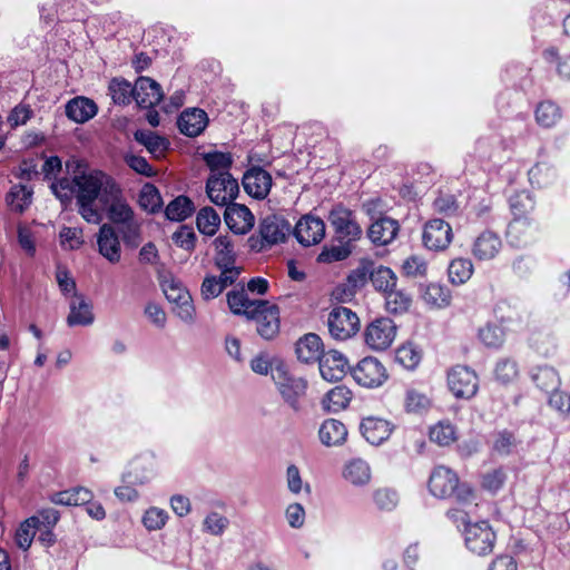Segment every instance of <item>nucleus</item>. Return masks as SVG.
Returning a JSON list of instances; mask_svg holds the SVG:
<instances>
[{"label": "nucleus", "mask_w": 570, "mask_h": 570, "mask_svg": "<svg viewBox=\"0 0 570 570\" xmlns=\"http://www.w3.org/2000/svg\"><path fill=\"white\" fill-rule=\"evenodd\" d=\"M352 376L358 385L367 389L383 385L389 377L385 366L372 356L361 360L352 368Z\"/></svg>", "instance_id": "obj_12"}, {"label": "nucleus", "mask_w": 570, "mask_h": 570, "mask_svg": "<svg viewBox=\"0 0 570 570\" xmlns=\"http://www.w3.org/2000/svg\"><path fill=\"white\" fill-rule=\"evenodd\" d=\"M534 230L532 220L529 217H518L511 220L507 229V237L514 246L525 245Z\"/></svg>", "instance_id": "obj_33"}, {"label": "nucleus", "mask_w": 570, "mask_h": 570, "mask_svg": "<svg viewBox=\"0 0 570 570\" xmlns=\"http://www.w3.org/2000/svg\"><path fill=\"white\" fill-rule=\"evenodd\" d=\"M400 232V224L390 217H377L368 227L367 236L371 242L379 246L391 244Z\"/></svg>", "instance_id": "obj_25"}, {"label": "nucleus", "mask_w": 570, "mask_h": 570, "mask_svg": "<svg viewBox=\"0 0 570 570\" xmlns=\"http://www.w3.org/2000/svg\"><path fill=\"white\" fill-rule=\"evenodd\" d=\"M422 353L412 343H406L395 351V362L405 370H414L421 362Z\"/></svg>", "instance_id": "obj_49"}, {"label": "nucleus", "mask_w": 570, "mask_h": 570, "mask_svg": "<svg viewBox=\"0 0 570 570\" xmlns=\"http://www.w3.org/2000/svg\"><path fill=\"white\" fill-rule=\"evenodd\" d=\"M429 490L435 498L454 497L461 504L474 500L472 488L466 483H460L456 473L443 465L436 466L432 471L429 479Z\"/></svg>", "instance_id": "obj_3"}, {"label": "nucleus", "mask_w": 570, "mask_h": 570, "mask_svg": "<svg viewBox=\"0 0 570 570\" xmlns=\"http://www.w3.org/2000/svg\"><path fill=\"white\" fill-rule=\"evenodd\" d=\"M351 400V390L344 385H337L325 394L322 400V406L326 412L336 413L346 409Z\"/></svg>", "instance_id": "obj_36"}, {"label": "nucleus", "mask_w": 570, "mask_h": 570, "mask_svg": "<svg viewBox=\"0 0 570 570\" xmlns=\"http://www.w3.org/2000/svg\"><path fill=\"white\" fill-rule=\"evenodd\" d=\"M193 212V202L186 196H178L167 205L165 215L169 220L183 222L188 218Z\"/></svg>", "instance_id": "obj_47"}, {"label": "nucleus", "mask_w": 570, "mask_h": 570, "mask_svg": "<svg viewBox=\"0 0 570 570\" xmlns=\"http://www.w3.org/2000/svg\"><path fill=\"white\" fill-rule=\"evenodd\" d=\"M98 107L94 100L86 97H76L66 105L67 117L77 122L83 124L97 115Z\"/></svg>", "instance_id": "obj_31"}, {"label": "nucleus", "mask_w": 570, "mask_h": 570, "mask_svg": "<svg viewBox=\"0 0 570 570\" xmlns=\"http://www.w3.org/2000/svg\"><path fill=\"white\" fill-rule=\"evenodd\" d=\"M494 375L502 384L513 382L519 375L518 363L509 357L501 358L495 365Z\"/></svg>", "instance_id": "obj_60"}, {"label": "nucleus", "mask_w": 570, "mask_h": 570, "mask_svg": "<svg viewBox=\"0 0 570 570\" xmlns=\"http://www.w3.org/2000/svg\"><path fill=\"white\" fill-rule=\"evenodd\" d=\"M402 272L407 277H424L428 273V263L421 256H410L403 262Z\"/></svg>", "instance_id": "obj_63"}, {"label": "nucleus", "mask_w": 570, "mask_h": 570, "mask_svg": "<svg viewBox=\"0 0 570 570\" xmlns=\"http://www.w3.org/2000/svg\"><path fill=\"white\" fill-rule=\"evenodd\" d=\"M60 245L63 249L75 250L83 244L82 228L63 226L59 233Z\"/></svg>", "instance_id": "obj_61"}, {"label": "nucleus", "mask_w": 570, "mask_h": 570, "mask_svg": "<svg viewBox=\"0 0 570 570\" xmlns=\"http://www.w3.org/2000/svg\"><path fill=\"white\" fill-rule=\"evenodd\" d=\"M531 379L541 390H551L553 392L560 385L558 372L548 365L533 368L531 372Z\"/></svg>", "instance_id": "obj_45"}, {"label": "nucleus", "mask_w": 570, "mask_h": 570, "mask_svg": "<svg viewBox=\"0 0 570 570\" xmlns=\"http://www.w3.org/2000/svg\"><path fill=\"white\" fill-rule=\"evenodd\" d=\"M430 440L440 446H449L458 439L455 426L449 421H440L430 428Z\"/></svg>", "instance_id": "obj_44"}, {"label": "nucleus", "mask_w": 570, "mask_h": 570, "mask_svg": "<svg viewBox=\"0 0 570 570\" xmlns=\"http://www.w3.org/2000/svg\"><path fill=\"white\" fill-rule=\"evenodd\" d=\"M272 379L284 403L294 412L303 411L302 400L306 395L308 383L304 377L295 376L283 363L275 365Z\"/></svg>", "instance_id": "obj_4"}, {"label": "nucleus", "mask_w": 570, "mask_h": 570, "mask_svg": "<svg viewBox=\"0 0 570 570\" xmlns=\"http://www.w3.org/2000/svg\"><path fill=\"white\" fill-rule=\"evenodd\" d=\"M263 299H249L244 288L230 291L227 294V304L236 315H245L247 318L257 309Z\"/></svg>", "instance_id": "obj_34"}, {"label": "nucleus", "mask_w": 570, "mask_h": 570, "mask_svg": "<svg viewBox=\"0 0 570 570\" xmlns=\"http://www.w3.org/2000/svg\"><path fill=\"white\" fill-rule=\"evenodd\" d=\"M323 348L321 337L314 333H308L297 341L295 351L301 362L313 363L320 361L324 354Z\"/></svg>", "instance_id": "obj_30"}, {"label": "nucleus", "mask_w": 570, "mask_h": 570, "mask_svg": "<svg viewBox=\"0 0 570 570\" xmlns=\"http://www.w3.org/2000/svg\"><path fill=\"white\" fill-rule=\"evenodd\" d=\"M403 405L406 413L423 414L432 407V399L428 394L410 387L405 391Z\"/></svg>", "instance_id": "obj_37"}, {"label": "nucleus", "mask_w": 570, "mask_h": 570, "mask_svg": "<svg viewBox=\"0 0 570 570\" xmlns=\"http://www.w3.org/2000/svg\"><path fill=\"white\" fill-rule=\"evenodd\" d=\"M69 314L67 316V324L69 326H88L95 321L92 306L83 296L73 295L69 303Z\"/></svg>", "instance_id": "obj_29"}, {"label": "nucleus", "mask_w": 570, "mask_h": 570, "mask_svg": "<svg viewBox=\"0 0 570 570\" xmlns=\"http://www.w3.org/2000/svg\"><path fill=\"white\" fill-rule=\"evenodd\" d=\"M510 207L514 218L528 217L534 209V200L529 191L522 190L510 197Z\"/></svg>", "instance_id": "obj_55"}, {"label": "nucleus", "mask_w": 570, "mask_h": 570, "mask_svg": "<svg viewBox=\"0 0 570 570\" xmlns=\"http://www.w3.org/2000/svg\"><path fill=\"white\" fill-rule=\"evenodd\" d=\"M394 425L381 417L367 416L361 421L360 431L363 438L372 445H380L392 434Z\"/></svg>", "instance_id": "obj_22"}, {"label": "nucleus", "mask_w": 570, "mask_h": 570, "mask_svg": "<svg viewBox=\"0 0 570 570\" xmlns=\"http://www.w3.org/2000/svg\"><path fill=\"white\" fill-rule=\"evenodd\" d=\"M474 267L469 258H454L451 261L449 268H448V275L449 281L453 285H463L465 284L473 275Z\"/></svg>", "instance_id": "obj_39"}, {"label": "nucleus", "mask_w": 570, "mask_h": 570, "mask_svg": "<svg viewBox=\"0 0 570 570\" xmlns=\"http://www.w3.org/2000/svg\"><path fill=\"white\" fill-rule=\"evenodd\" d=\"M272 185L271 174L262 167H253L243 176L245 191L256 199H265L271 191Z\"/></svg>", "instance_id": "obj_19"}, {"label": "nucleus", "mask_w": 570, "mask_h": 570, "mask_svg": "<svg viewBox=\"0 0 570 570\" xmlns=\"http://www.w3.org/2000/svg\"><path fill=\"white\" fill-rule=\"evenodd\" d=\"M338 243L352 244L362 237L363 230L354 213L341 205L335 206L328 215Z\"/></svg>", "instance_id": "obj_6"}, {"label": "nucleus", "mask_w": 570, "mask_h": 570, "mask_svg": "<svg viewBox=\"0 0 570 570\" xmlns=\"http://www.w3.org/2000/svg\"><path fill=\"white\" fill-rule=\"evenodd\" d=\"M557 179V171L553 166L547 161L537 163L529 170V180L531 185L539 188L552 185Z\"/></svg>", "instance_id": "obj_42"}, {"label": "nucleus", "mask_w": 570, "mask_h": 570, "mask_svg": "<svg viewBox=\"0 0 570 570\" xmlns=\"http://www.w3.org/2000/svg\"><path fill=\"white\" fill-rule=\"evenodd\" d=\"M448 517L458 527L463 525V538L466 549L479 557L490 554L497 542V534L488 521L471 522L468 513L460 509H451Z\"/></svg>", "instance_id": "obj_2"}, {"label": "nucleus", "mask_w": 570, "mask_h": 570, "mask_svg": "<svg viewBox=\"0 0 570 570\" xmlns=\"http://www.w3.org/2000/svg\"><path fill=\"white\" fill-rule=\"evenodd\" d=\"M135 139L144 145L149 153L154 155H161L167 149V140L159 135L148 130H137Z\"/></svg>", "instance_id": "obj_52"}, {"label": "nucleus", "mask_w": 570, "mask_h": 570, "mask_svg": "<svg viewBox=\"0 0 570 570\" xmlns=\"http://www.w3.org/2000/svg\"><path fill=\"white\" fill-rule=\"evenodd\" d=\"M248 318L257 323V332L265 340L274 338L279 332V308L277 305L263 301Z\"/></svg>", "instance_id": "obj_15"}, {"label": "nucleus", "mask_w": 570, "mask_h": 570, "mask_svg": "<svg viewBox=\"0 0 570 570\" xmlns=\"http://www.w3.org/2000/svg\"><path fill=\"white\" fill-rule=\"evenodd\" d=\"M215 248V264L224 274L225 281L236 282L242 267L236 264V254L232 239L227 235H220L213 242Z\"/></svg>", "instance_id": "obj_10"}, {"label": "nucleus", "mask_w": 570, "mask_h": 570, "mask_svg": "<svg viewBox=\"0 0 570 570\" xmlns=\"http://www.w3.org/2000/svg\"><path fill=\"white\" fill-rule=\"evenodd\" d=\"M157 473L156 459L153 453L136 456L122 474V483L144 485Z\"/></svg>", "instance_id": "obj_16"}, {"label": "nucleus", "mask_w": 570, "mask_h": 570, "mask_svg": "<svg viewBox=\"0 0 570 570\" xmlns=\"http://www.w3.org/2000/svg\"><path fill=\"white\" fill-rule=\"evenodd\" d=\"M422 299L432 308H445L451 304V291L442 284L430 283L422 292Z\"/></svg>", "instance_id": "obj_35"}, {"label": "nucleus", "mask_w": 570, "mask_h": 570, "mask_svg": "<svg viewBox=\"0 0 570 570\" xmlns=\"http://www.w3.org/2000/svg\"><path fill=\"white\" fill-rule=\"evenodd\" d=\"M109 95L116 105H128L131 99H135L136 85L122 78H114L108 86Z\"/></svg>", "instance_id": "obj_41"}, {"label": "nucleus", "mask_w": 570, "mask_h": 570, "mask_svg": "<svg viewBox=\"0 0 570 570\" xmlns=\"http://www.w3.org/2000/svg\"><path fill=\"white\" fill-rule=\"evenodd\" d=\"M161 287L167 301L174 305L173 312L175 315L184 323L193 324L195 322L196 309L193 304V298L183 283L170 277L164 279Z\"/></svg>", "instance_id": "obj_5"}, {"label": "nucleus", "mask_w": 570, "mask_h": 570, "mask_svg": "<svg viewBox=\"0 0 570 570\" xmlns=\"http://www.w3.org/2000/svg\"><path fill=\"white\" fill-rule=\"evenodd\" d=\"M372 500L381 511H392L399 504V494L390 488H379L372 492Z\"/></svg>", "instance_id": "obj_58"}, {"label": "nucleus", "mask_w": 570, "mask_h": 570, "mask_svg": "<svg viewBox=\"0 0 570 570\" xmlns=\"http://www.w3.org/2000/svg\"><path fill=\"white\" fill-rule=\"evenodd\" d=\"M181 134L188 137L199 136L208 125V116L200 108L184 110L177 120Z\"/></svg>", "instance_id": "obj_27"}, {"label": "nucleus", "mask_w": 570, "mask_h": 570, "mask_svg": "<svg viewBox=\"0 0 570 570\" xmlns=\"http://www.w3.org/2000/svg\"><path fill=\"white\" fill-rule=\"evenodd\" d=\"M291 233V223L281 215H267L259 224L262 247L285 243Z\"/></svg>", "instance_id": "obj_14"}, {"label": "nucleus", "mask_w": 570, "mask_h": 570, "mask_svg": "<svg viewBox=\"0 0 570 570\" xmlns=\"http://www.w3.org/2000/svg\"><path fill=\"white\" fill-rule=\"evenodd\" d=\"M239 193L237 179L230 173L217 176H208L206 194L212 203L217 206H227L233 203Z\"/></svg>", "instance_id": "obj_7"}, {"label": "nucleus", "mask_w": 570, "mask_h": 570, "mask_svg": "<svg viewBox=\"0 0 570 570\" xmlns=\"http://www.w3.org/2000/svg\"><path fill=\"white\" fill-rule=\"evenodd\" d=\"M320 373L327 382H336L346 373L347 360L338 351L331 350L322 355L318 361Z\"/></svg>", "instance_id": "obj_26"}, {"label": "nucleus", "mask_w": 570, "mask_h": 570, "mask_svg": "<svg viewBox=\"0 0 570 570\" xmlns=\"http://www.w3.org/2000/svg\"><path fill=\"white\" fill-rule=\"evenodd\" d=\"M479 340L488 347H499L504 341V332L499 325L485 324L479 330Z\"/></svg>", "instance_id": "obj_62"}, {"label": "nucleus", "mask_w": 570, "mask_h": 570, "mask_svg": "<svg viewBox=\"0 0 570 570\" xmlns=\"http://www.w3.org/2000/svg\"><path fill=\"white\" fill-rule=\"evenodd\" d=\"M168 519V513L159 508L151 507L142 515V524L149 531L160 530L165 527Z\"/></svg>", "instance_id": "obj_64"}, {"label": "nucleus", "mask_w": 570, "mask_h": 570, "mask_svg": "<svg viewBox=\"0 0 570 570\" xmlns=\"http://www.w3.org/2000/svg\"><path fill=\"white\" fill-rule=\"evenodd\" d=\"M102 203L108 206V217L112 223L125 225L129 230L137 233L138 225L135 222L134 210L124 199L120 187L116 197H106Z\"/></svg>", "instance_id": "obj_18"}, {"label": "nucleus", "mask_w": 570, "mask_h": 570, "mask_svg": "<svg viewBox=\"0 0 570 570\" xmlns=\"http://www.w3.org/2000/svg\"><path fill=\"white\" fill-rule=\"evenodd\" d=\"M139 206L148 213H156L163 206L159 190L153 184H145L139 193Z\"/></svg>", "instance_id": "obj_50"}, {"label": "nucleus", "mask_w": 570, "mask_h": 570, "mask_svg": "<svg viewBox=\"0 0 570 570\" xmlns=\"http://www.w3.org/2000/svg\"><path fill=\"white\" fill-rule=\"evenodd\" d=\"M98 250L109 263L117 264L121 258V245L119 237L109 224H104L97 235Z\"/></svg>", "instance_id": "obj_24"}, {"label": "nucleus", "mask_w": 570, "mask_h": 570, "mask_svg": "<svg viewBox=\"0 0 570 570\" xmlns=\"http://www.w3.org/2000/svg\"><path fill=\"white\" fill-rule=\"evenodd\" d=\"M448 387L456 399H471L479 389L476 373L464 365H455L449 370L446 376Z\"/></svg>", "instance_id": "obj_9"}, {"label": "nucleus", "mask_w": 570, "mask_h": 570, "mask_svg": "<svg viewBox=\"0 0 570 570\" xmlns=\"http://www.w3.org/2000/svg\"><path fill=\"white\" fill-rule=\"evenodd\" d=\"M206 166L209 168V176L223 175L229 173L233 165V156L230 153L208 151L203 155Z\"/></svg>", "instance_id": "obj_43"}, {"label": "nucleus", "mask_w": 570, "mask_h": 570, "mask_svg": "<svg viewBox=\"0 0 570 570\" xmlns=\"http://www.w3.org/2000/svg\"><path fill=\"white\" fill-rule=\"evenodd\" d=\"M342 478L354 488H364L372 481V468L366 460L352 458L343 464Z\"/></svg>", "instance_id": "obj_23"}, {"label": "nucleus", "mask_w": 570, "mask_h": 570, "mask_svg": "<svg viewBox=\"0 0 570 570\" xmlns=\"http://www.w3.org/2000/svg\"><path fill=\"white\" fill-rule=\"evenodd\" d=\"M502 247V239L497 233L484 230L473 240L471 253L476 261L489 262L500 254Z\"/></svg>", "instance_id": "obj_20"}, {"label": "nucleus", "mask_w": 570, "mask_h": 570, "mask_svg": "<svg viewBox=\"0 0 570 570\" xmlns=\"http://www.w3.org/2000/svg\"><path fill=\"white\" fill-rule=\"evenodd\" d=\"M396 331V325L391 318H375L364 331L365 344L373 351H385L394 342Z\"/></svg>", "instance_id": "obj_8"}, {"label": "nucleus", "mask_w": 570, "mask_h": 570, "mask_svg": "<svg viewBox=\"0 0 570 570\" xmlns=\"http://www.w3.org/2000/svg\"><path fill=\"white\" fill-rule=\"evenodd\" d=\"M530 347L543 357L552 356L557 351V338L548 332H535L529 338Z\"/></svg>", "instance_id": "obj_48"}, {"label": "nucleus", "mask_w": 570, "mask_h": 570, "mask_svg": "<svg viewBox=\"0 0 570 570\" xmlns=\"http://www.w3.org/2000/svg\"><path fill=\"white\" fill-rule=\"evenodd\" d=\"M318 438L325 446H338L346 441L347 429L341 421L327 419L320 426Z\"/></svg>", "instance_id": "obj_32"}, {"label": "nucleus", "mask_w": 570, "mask_h": 570, "mask_svg": "<svg viewBox=\"0 0 570 570\" xmlns=\"http://www.w3.org/2000/svg\"><path fill=\"white\" fill-rule=\"evenodd\" d=\"M293 233L303 246L316 245L325 237V223L322 218L308 214L296 223Z\"/></svg>", "instance_id": "obj_17"}, {"label": "nucleus", "mask_w": 570, "mask_h": 570, "mask_svg": "<svg viewBox=\"0 0 570 570\" xmlns=\"http://www.w3.org/2000/svg\"><path fill=\"white\" fill-rule=\"evenodd\" d=\"M396 276L394 272L385 266H380L371 273V282L373 286L384 294L395 288Z\"/></svg>", "instance_id": "obj_54"}, {"label": "nucleus", "mask_w": 570, "mask_h": 570, "mask_svg": "<svg viewBox=\"0 0 570 570\" xmlns=\"http://www.w3.org/2000/svg\"><path fill=\"white\" fill-rule=\"evenodd\" d=\"M196 225L202 234L214 236L220 226V217L214 208L206 206L198 212Z\"/></svg>", "instance_id": "obj_46"}, {"label": "nucleus", "mask_w": 570, "mask_h": 570, "mask_svg": "<svg viewBox=\"0 0 570 570\" xmlns=\"http://www.w3.org/2000/svg\"><path fill=\"white\" fill-rule=\"evenodd\" d=\"M352 253V246L345 243L338 245L324 246L317 256L318 263H334L346 259Z\"/></svg>", "instance_id": "obj_59"}, {"label": "nucleus", "mask_w": 570, "mask_h": 570, "mask_svg": "<svg viewBox=\"0 0 570 570\" xmlns=\"http://www.w3.org/2000/svg\"><path fill=\"white\" fill-rule=\"evenodd\" d=\"M535 119L540 126L550 128L561 119V111L552 101H542L535 109Z\"/></svg>", "instance_id": "obj_51"}, {"label": "nucleus", "mask_w": 570, "mask_h": 570, "mask_svg": "<svg viewBox=\"0 0 570 570\" xmlns=\"http://www.w3.org/2000/svg\"><path fill=\"white\" fill-rule=\"evenodd\" d=\"M411 296L403 291L391 289L385 293V308L393 314H402L411 306Z\"/></svg>", "instance_id": "obj_56"}, {"label": "nucleus", "mask_w": 570, "mask_h": 570, "mask_svg": "<svg viewBox=\"0 0 570 570\" xmlns=\"http://www.w3.org/2000/svg\"><path fill=\"white\" fill-rule=\"evenodd\" d=\"M331 336L337 341H345L356 334L360 328L358 316L347 307H334L327 317Z\"/></svg>", "instance_id": "obj_11"}, {"label": "nucleus", "mask_w": 570, "mask_h": 570, "mask_svg": "<svg viewBox=\"0 0 570 570\" xmlns=\"http://www.w3.org/2000/svg\"><path fill=\"white\" fill-rule=\"evenodd\" d=\"M224 219L227 227L237 235L248 233L255 223L252 212L245 205L234 202L226 206Z\"/></svg>", "instance_id": "obj_21"}, {"label": "nucleus", "mask_w": 570, "mask_h": 570, "mask_svg": "<svg viewBox=\"0 0 570 570\" xmlns=\"http://www.w3.org/2000/svg\"><path fill=\"white\" fill-rule=\"evenodd\" d=\"M163 99V91L158 82L148 77H140L136 81L135 101L141 108H153Z\"/></svg>", "instance_id": "obj_28"}, {"label": "nucleus", "mask_w": 570, "mask_h": 570, "mask_svg": "<svg viewBox=\"0 0 570 570\" xmlns=\"http://www.w3.org/2000/svg\"><path fill=\"white\" fill-rule=\"evenodd\" d=\"M234 283L235 282L225 281L224 274L222 272L219 276H206L200 287L202 296L206 301L213 299L217 297L227 286H230Z\"/></svg>", "instance_id": "obj_53"}, {"label": "nucleus", "mask_w": 570, "mask_h": 570, "mask_svg": "<svg viewBox=\"0 0 570 570\" xmlns=\"http://www.w3.org/2000/svg\"><path fill=\"white\" fill-rule=\"evenodd\" d=\"M7 204L12 212L22 213L31 204L32 190L24 185H14L6 197Z\"/></svg>", "instance_id": "obj_40"}, {"label": "nucleus", "mask_w": 570, "mask_h": 570, "mask_svg": "<svg viewBox=\"0 0 570 570\" xmlns=\"http://www.w3.org/2000/svg\"><path fill=\"white\" fill-rule=\"evenodd\" d=\"M66 170L71 178L62 177L52 181V193L65 206L75 196L81 217L87 223L99 224L101 214L96 200L104 202L106 197H116L119 194V184L108 174L89 169L83 161L76 158L66 163Z\"/></svg>", "instance_id": "obj_1"}, {"label": "nucleus", "mask_w": 570, "mask_h": 570, "mask_svg": "<svg viewBox=\"0 0 570 570\" xmlns=\"http://www.w3.org/2000/svg\"><path fill=\"white\" fill-rule=\"evenodd\" d=\"M91 499V491L81 487L57 492L51 497V501L60 505H82L89 503Z\"/></svg>", "instance_id": "obj_38"}, {"label": "nucleus", "mask_w": 570, "mask_h": 570, "mask_svg": "<svg viewBox=\"0 0 570 570\" xmlns=\"http://www.w3.org/2000/svg\"><path fill=\"white\" fill-rule=\"evenodd\" d=\"M37 530H39V519L37 517H31L23 521L16 533L18 547L27 550L31 546Z\"/></svg>", "instance_id": "obj_57"}, {"label": "nucleus", "mask_w": 570, "mask_h": 570, "mask_svg": "<svg viewBox=\"0 0 570 570\" xmlns=\"http://www.w3.org/2000/svg\"><path fill=\"white\" fill-rule=\"evenodd\" d=\"M452 239V227L445 220L433 218L424 224L422 242L429 250L442 252L450 246Z\"/></svg>", "instance_id": "obj_13"}]
</instances>
